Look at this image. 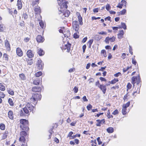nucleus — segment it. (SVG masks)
Returning a JSON list of instances; mask_svg holds the SVG:
<instances>
[{
    "label": "nucleus",
    "instance_id": "nucleus-1",
    "mask_svg": "<svg viewBox=\"0 0 146 146\" xmlns=\"http://www.w3.org/2000/svg\"><path fill=\"white\" fill-rule=\"evenodd\" d=\"M34 107L30 103H28L26 105L25 107L23 108L20 111V115L21 116H25L26 114L29 115V112L31 111L33 113Z\"/></svg>",
    "mask_w": 146,
    "mask_h": 146
},
{
    "label": "nucleus",
    "instance_id": "nucleus-2",
    "mask_svg": "<svg viewBox=\"0 0 146 146\" xmlns=\"http://www.w3.org/2000/svg\"><path fill=\"white\" fill-rule=\"evenodd\" d=\"M28 121L27 120L24 119H21L20 120V127L23 130L27 131L29 130L28 127Z\"/></svg>",
    "mask_w": 146,
    "mask_h": 146
},
{
    "label": "nucleus",
    "instance_id": "nucleus-3",
    "mask_svg": "<svg viewBox=\"0 0 146 146\" xmlns=\"http://www.w3.org/2000/svg\"><path fill=\"white\" fill-rule=\"evenodd\" d=\"M41 96L38 94L35 93L33 94L32 98L30 99V101L33 102V104L35 105L37 104V101L40 100Z\"/></svg>",
    "mask_w": 146,
    "mask_h": 146
},
{
    "label": "nucleus",
    "instance_id": "nucleus-4",
    "mask_svg": "<svg viewBox=\"0 0 146 146\" xmlns=\"http://www.w3.org/2000/svg\"><path fill=\"white\" fill-rule=\"evenodd\" d=\"M58 1V3L60 6L61 7H63L66 9H67L68 7V6L67 4L68 3V1H64L65 0H57Z\"/></svg>",
    "mask_w": 146,
    "mask_h": 146
},
{
    "label": "nucleus",
    "instance_id": "nucleus-5",
    "mask_svg": "<svg viewBox=\"0 0 146 146\" xmlns=\"http://www.w3.org/2000/svg\"><path fill=\"white\" fill-rule=\"evenodd\" d=\"M140 78L139 76H133L132 77V83L134 85L135 84L137 83V84H138L140 82Z\"/></svg>",
    "mask_w": 146,
    "mask_h": 146
},
{
    "label": "nucleus",
    "instance_id": "nucleus-6",
    "mask_svg": "<svg viewBox=\"0 0 146 146\" xmlns=\"http://www.w3.org/2000/svg\"><path fill=\"white\" fill-rule=\"evenodd\" d=\"M72 26L75 31L76 32H78L79 29L78 23L77 21H74L72 22Z\"/></svg>",
    "mask_w": 146,
    "mask_h": 146
},
{
    "label": "nucleus",
    "instance_id": "nucleus-7",
    "mask_svg": "<svg viewBox=\"0 0 146 146\" xmlns=\"http://www.w3.org/2000/svg\"><path fill=\"white\" fill-rule=\"evenodd\" d=\"M115 36H113L112 37L110 38L109 37H107L104 40L105 42L107 44H109V41L111 42H113L115 41Z\"/></svg>",
    "mask_w": 146,
    "mask_h": 146
},
{
    "label": "nucleus",
    "instance_id": "nucleus-8",
    "mask_svg": "<svg viewBox=\"0 0 146 146\" xmlns=\"http://www.w3.org/2000/svg\"><path fill=\"white\" fill-rule=\"evenodd\" d=\"M37 65L38 68L39 70H42L43 68L44 64L42 60L40 59L38 60L37 62Z\"/></svg>",
    "mask_w": 146,
    "mask_h": 146
},
{
    "label": "nucleus",
    "instance_id": "nucleus-9",
    "mask_svg": "<svg viewBox=\"0 0 146 146\" xmlns=\"http://www.w3.org/2000/svg\"><path fill=\"white\" fill-rule=\"evenodd\" d=\"M5 45L7 50L9 51L10 50V45L9 41L6 39L5 41Z\"/></svg>",
    "mask_w": 146,
    "mask_h": 146
},
{
    "label": "nucleus",
    "instance_id": "nucleus-10",
    "mask_svg": "<svg viewBox=\"0 0 146 146\" xmlns=\"http://www.w3.org/2000/svg\"><path fill=\"white\" fill-rule=\"evenodd\" d=\"M98 87L102 90L104 94L105 93L106 90V86L103 85H100L99 86H98Z\"/></svg>",
    "mask_w": 146,
    "mask_h": 146
},
{
    "label": "nucleus",
    "instance_id": "nucleus-11",
    "mask_svg": "<svg viewBox=\"0 0 146 146\" xmlns=\"http://www.w3.org/2000/svg\"><path fill=\"white\" fill-rule=\"evenodd\" d=\"M17 54L19 56H21L23 55V52L20 48H17L16 49Z\"/></svg>",
    "mask_w": 146,
    "mask_h": 146
},
{
    "label": "nucleus",
    "instance_id": "nucleus-12",
    "mask_svg": "<svg viewBox=\"0 0 146 146\" xmlns=\"http://www.w3.org/2000/svg\"><path fill=\"white\" fill-rule=\"evenodd\" d=\"M41 88L38 86L34 87L32 88V91L35 92H39L41 91Z\"/></svg>",
    "mask_w": 146,
    "mask_h": 146
},
{
    "label": "nucleus",
    "instance_id": "nucleus-13",
    "mask_svg": "<svg viewBox=\"0 0 146 146\" xmlns=\"http://www.w3.org/2000/svg\"><path fill=\"white\" fill-rule=\"evenodd\" d=\"M27 55L29 58H32L34 56V54L31 50H28L27 52Z\"/></svg>",
    "mask_w": 146,
    "mask_h": 146
},
{
    "label": "nucleus",
    "instance_id": "nucleus-14",
    "mask_svg": "<svg viewBox=\"0 0 146 146\" xmlns=\"http://www.w3.org/2000/svg\"><path fill=\"white\" fill-rule=\"evenodd\" d=\"M36 40L37 42H42L44 40V38L40 35L37 36L36 38Z\"/></svg>",
    "mask_w": 146,
    "mask_h": 146
},
{
    "label": "nucleus",
    "instance_id": "nucleus-15",
    "mask_svg": "<svg viewBox=\"0 0 146 146\" xmlns=\"http://www.w3.org/2000/svg\"><path fill=\"white\" fill-rule=\"evenodd\" d=\"M8 117L11 120L13 119V111H12L10 110L8 113Z\"/></svg>",
    "mask_w": 146,
    "mask_h": 146
},
{
    "label": "nucleus",
    "instance_id": "nucleus-16",
    "mask_svg": "<svg viewBox=\"0 0 146 146\" xmlns=\"http://www.w3.org/2000/svg\"><path fill=\"white\" fill-rule=\"evenodd\" d=\"M37 51L38 53L40 56H42L44 54V51L41 48H38Z\"/></svg>",
    "mask_w": 146,
    "mask_h": 146
},
{
    "label": "nucleus",
    "instance_id": "nucleus-17",
    "mask_svg": "<svg viewBox=\"0 0 146 146\" xmlns=\"http://www.w3.org/2000/svg\"><path fill=\"white\" fill-rule=\"evenodd\" d=\"M71 44L70 43H68L67 44H66L64 46V49H67V52H69L70 50Z\"/></svg>",
    "mask_w": 146,
    "mask_h": 146
},
{
    "label": "nucleus",
    "instance_id": "nucleus-18",
    "mask_svg": "<svg viewBox=\"0 0 146 146\" xmlns=\"http://www.w3.org/2000/svg\"><path fill=\"white\" fill-rule=\"evenodd\" d=\"M18 8L19 9H21L22 7V4L21 0H17Z\"/></svg>",
    "mask_w": 146,
    "mask_h": 146
},
{
    "label": "nucleus",
    "instance_id": "nucleus-19",
    "mask_svg": "<svg viewBox=\"0 0 146 146\" xmlns=\"http://www.w3.org/2000/svg\"><path fill=\"white\" fill-rule=\"evenodd\" d=\"M124 31L123 30H121L119 31V33L118 34V37L119 39H121L123 37L124 35Z\"/></svg>",
    "mask_w": 146,
    "mask_h": 146
},
{
    "label": "nucleus",
    "instance_id": "nucleus-20",
    "mask_svg": "<svg viewBox=\"0 0 146 146\" xmlns=\"http://www.w3.org/2000/svg\"><path fill=\"white\" fill-rule=\"evenodd\" d=\"M34 11L36 14H39L40 12V7L38 6H35V7Z\"/></svg>",
    "mask_w": 146,
    "mask_h": 146
},
{
    "label": "nucleus",
    "instance_id": "nucleus-21",
    "mask_svg": "<svg viewBox=\"0 0 146 146\" xmlns=\"http://www.w3.org/2000/svg\"><path fill=\"white\" fill-rule=\"evenodd\" d=\"M40 81V79L37 78L34 81L33 84L34 85H38L39 84Z\"/></svg>",
    "mask_w": 146,
    "mask_h": 146
},
{
    "label": "nucleus",
    "instance_id": "nucleus-22",
    "mask_svg": "<svg viewBox=\"0 0 146 146\" xmlns=\"http://www.w3.org/2000/svg\"><path fill=\"white\" fill-rule=\"evenodd\" d=\"M70 13V11L68 10H66L64 13L63 15L65 17H68Z\"/></svg>",
    "mask_w": 146,
    "mask_h": 146
},
{
    "label": "nucleus",
    "instance_id": "nucleus-23",
    "mask_svg": "<svg viewBox=\"0 0 146 146\" xmlns=\"http://www.w3.org/2000/svg\"><path fill=\"white\" fill-rule=\"evenodd\" d=\"M19 141H20L25 143L26 139L24 136H21L19 138Z\"/></svg>",
    "mask_w": 146,
    "mask_h": 146
},
{
    "label": "nucleus",
    "instance_id": "nucleus-24",
    "mask_svg": "<svg viewBox=\"0 0 146 146\" xmlns=\"http://www.w3.org/2000/svg\"><path fill=\"white\" fill-rule=\"evenodd\" d=\"M113 128L111 127H110L108 128L106 130L109 133H111L113 132Z\"/></svg>",
    "mask_w": 146,
    "mask_h": 146
},
{
    "label": "nucleus",
    "instance_id": "nucleus-25",
    "mask_svg": "<svg viewBox=\"0 0 146 146\" xmlns=\"http://www.w3.org/2000/svg\"><path fill=\"white\" fill-rule=\"evenodd\" d=\"M78 20L80 24V25H82L83 24V23H82V18L81 17L80 15H79L78 16Z\"/></svg>",
    "mask_w": 146,
    "mask_h": 146
},
{
    "label": "nucleus",
    "instance_id": "nucleus-26",
    "mask_svg": "<svg viewBox=\"0 0 146 146\" xmlns=\"http://www.w3.org/2000/svg\"><path fill=\"white\" fill-rule=\"evenodd\" d=\"M5 89L4 85L2 83H0V90L1 91H4Z\"/></svg>",
    "mask_w": 146,
    "mask_h": 146
},
{
    "label": "nucleus",
    "instance_id": "nucleus-27",
    "mask_svg": "<svg viewBox=\"0 0 146 146\" xmlns=\"http://www.w3.org/2000/svg\"><path fill=\"white\" fill-rule=\"evenodd\" d=\"M97 123H99L102 124L104 123L105 122V119H103L102 120L97 119L96 120Z\"/></svg>",
    "mask_w": 146,
    "mask_h": 146
},
{
    "label": "nucleus",
    "instance_id": "nucleus-28",
    "mask_svg": "<svg viewBox=\"0 0 146 146\" xmlns=\"http://www.w3.org/2000/svg\"><path fill=\"white\" fill-rule=\"evenodd\" d=\"M19 77L21 78V79L23 80H25L26 79L25 76L24 74H20Z\"/></svg>",
    "mask_w": 146,
    "mask_h": 146
},
{
    "label": "nucleus",
    "instance_id": "nucleus-29",
    "mask_svg": "<svg viewBox=\"0 0 146 146\" xmlns=\"http://www.w3.org/2000/svg\"><path fill=\"white\" fill-rule=\"evenodd\" d=\"M126 13V10L125 9H123L121 11H120L118 15H123L125 14Z\"/></svg>",
    "mask_w": 146,
    "mask_h": 146
},
{
    "label": "nucleus",
    "instance_id": "nucleus-30",
    "mask_svg": "<svg viewBox=\"0 0 146 146\" xmlns=\"http://www.w3.org/2000/svg\"><path fill=\"white\" fill-rule=\"evenodd\" d=\"M127 109L126 108H125L124 107H123L122 110V113L123 115H125L127 113L126 111Z\"/></svg>",
    "mask_w": 146,
    "mask_h": 146
},
{
    "label": "nucleus",
    "instance_id": "nucleus-31",
    "mask_svg": "<svg viewBox=\"0 0 146 146\" xmlns=\"http://www.w3.org/2000/svg\"><path fill=\"white\" fill-rule=\"evenodd\" d=\"M130 104V102H128L126 104H123V107H124L125 108H127L128 107Z\"/></svg>",
    "mask_w": 146,
    "mask_h": 146
},
{
    "label": "nucleus",
    "instance_id": "nucleus-32",
    "mask_svg": "<svg viewBox=\"0 0 146 146\" xmlns=\"http://www.w3.org/2000/svg\"><path fill=\"white\" fill-rule=\"evenodd\" d=\"M20 134L21 136H24L25 137V136H26L27 135V133L25 131H23L20 132Z\"/></svg>",
    "mask_w": 146,
    "mask_h": 146
},
{
    "label": "nucleus",
    "instance_id": "nucleus-33",
    "mask_svg": "<svg viewBox=\"0 0 146 146\" xmlns=\"http://www.w3.org/2000/svg\"><path fill=\"white\" fill-rule=\"evenodd\" d=\"M118 81V80L117 78V79L115 78V79H114L113 80H112L111 81V82H110L109 83H111V84H113Z\"/></svg>",
    "mask_w": 146,
    "mask_h": 146
},
{
    "label": "nucleus",
    "instance_id": "nucleus-34",
    "mask_svg": "<svg viewBox=\"0 0 146 146\" xmlns=\"http://www.w3.org/2000/svg\"><path fill=\"white\" fill-rule=\"evenodd\" d=\"M0 129L2 130H4L5 129V125L3 123L0 124Z\"/></svg>",
    "mask_w": 146,
    "mask_h": 146
},
{
    "label": "nucleus",
    "instance_id": "nucleus-35",
    "mask_svg": "<svg viewBox=\"0 0 146 146\" xmlns=\"http://www.w3.org/2000/svg\"><path fill=\"white\" fill-rule=\"evenodd\" d=\"M22 18H23L24 19H26L28 18V15L27 13H24L22 15Z\"/></svg>",
    "mask_w": 146,
    "mask_h": 146
},
{
    "label": "nucleus",
    "instance_id": "nucleus-36",
    "mask_svg": "<svg viewBox=\"0 0 146 146\" xmlns=\"http://www.w3.org/2000/svg\"><path fill=\"white\" fill-rule=\"evenodd\" d=\"M101 53L103 54L104 57H106L107 56L106 51L104 50H103L101 51Z\"/></svg>",
    "mask_w": 146,
    "mask_h": 146
},
{
    "label": "nucleus",
    "instance_id": "nucleus-37",
    "mask_svg": "<svg viewBox=\"0 0 146 146\" xmlns=\"http://www.w3.org/2000/svg\"><path fill=\"white\" fill-rule=\"evenodd\" d=\"M42 74V72H38L35 74V76L36 77H39Z\"/></svg>",
    "mask_w": 146,
    "mask_h": 146
},
{
    "label": "nucleus",
    "instance_id": "nucleus-38",
    "mask_svg": "<svg viewBox=\"0 0 146 146\" xmlns=\"http://www.w3.org/2000/svg\"><path fill=\"white\" fill-rule=\"evenodd\" d=\"M38 0H35V1H33L32 3V5L33 7L35 5L38 4Z\"/></svg>",
    "mask_w": 146,
    "mask_h": 146
},
{
    "label": "nucleus",
    "instance_id": "nucleus-39",
    "mask_svg": "<svg viewBox=\"0 0 146 146\" xmlns=\"http://www.w3.org/2000/svg\"><path fill=\"white\" fill-rule=\"evenodd\" d=\"M32 60V59H28L27 60L28 64L29 65H32L33 63Z\"/></svg>",
    "mask_w": 146,
    "mask_h": 146
},
{
    "label": "nucleus",
    "instance_id": "nucleus-40",
    "mask_svg": "<svg viewBox=\"0 0 146 146\" xmlns=\"http://www.w3.org/2000/svg\"><path fill=\"white\" fill-rule=\"evenodd\" d=\"M93 42V39H91L88 42V43L89 44V48L91 47V45L92 44Z\"/></svg>",
    "mask_w": 146,
    "mask_h": 146
},
{
    "label": "nucleus",
    "instance_id": "nucleus-41",
    "mask_svg": "<svg viewBox=\"0 0 146 146\" xmlns=\"http://www.w3.org/2000/svg\"><path fill=\"white\" fill-rule=\"evenodd\" d=\"M8 102L11 106H13V103L12 99L9 98L8 100Z\"/></svg>",
    "mask_w": 146,
    "mask_h": 146
},
{
    "label": "nucleus",
    "instance_id": "nucleus-42",
    "mask_svg": "<svg viewBox=\"0 0 146 146\" xmlns=\"http://www.w3.org/2000/svg\"><path fill=\"white\" fill-rule=\"evenodd\" d=\"M121 28L124 29H126V26L125 24L124 23H121Z\"/></svg>",
    "mask_w": 146,
    "mask_h": 146
},
{
    "label": "nucleus",
    "instance_id": "nucleus-43",
    "mask_svg": "<svg viewBox=\"0 0 146 146\" xmlns=\"http://www.w3.org/2000/svg\"><path fill=\"white\" fill-rule=\"evenodd\" d=\"M39 24L40 27L43 28L44 27V24L42 21H40L39 22Z\"/></svg>",
    "mask_w": 146,
    "mask_h": 146
},
{
    "label": "nucleus",
    "instance_id": "nucleus-44",
    "mask_svg": "<svg viewBox=\"0 0 146 146\" xmlns=\"http://www.w3.org/2000/svg\"><path fill=\"white\" fill-rule=\"evenodd\" d=\"M131 86H132V85H131V84L129 83H128V84H127V91H128V90L129 89H130V88H131Z\"/></svg>",
    "mask_w": 146,
    "mask_h": 146
},
{
    "label": "nucleus",
    "instance_id": "nucleus-45",
    "mask_svg": "<svg viewBox=\"0 0 146 146\" xmlns=\"http://www.w3.org/2000/svg\"><path fill=\"white\" fill-rule=\"evenodd\" d=\"M8 92L9 94L11 95H13L14 94V92L12 90H8Z\"/></svg>",
    "mask_w": 146,
    "mask_h": 146
},
{
    "label": "nucleus",
    "instance_id": "nucleus-46",
    "mask_svg": "<svg viewBox=\"0 0 146 146\" xmlns=\"http://www.w3.org/2000/svg\"><path fill=\"white\" fill-rule=\"evenodd\" d=\"M121 3L123 6L124 5L125 6H126L127 2L125 1L122 0L121 1Z\"/></svg>",
    "mask_w": 146,
    "mask_h": 146
},
{
    "label": "nucleus",
    "instance_id": "nucleus-47",
    "mask_svg": "<svg viewBox=\"0 0 146 146\" xmlns=\"http://www.w3.org/2000/svg\"><path fill=\"white\" fill-rule=\"evenodd\" d=\"M106 9L108 11H109L111 9V7L109 4H107L106 5Z\"/></svg>",
    "mask_w": 146,
    "mask_h": 146
},
{
    "label": "nucleus",
    "instance_id": "nucleus-48",
    "mask_svg": "<svg viewBox=\"0 0 146 146\" xmlns=\"http://www.w3.org/2000/svg\"><path fill=\"white\" fill-rule=\"evenodd\" d=\"M87 108L88 110H90L92 108V106L90 104L87 106Z\"/></svg>",
    "mask_w": 146,
    "mask_h": 146
},
{
    "label": "nucleus",
    "instance_id": "nucleus-49",
    "mask_svg": "<svg viewBox=\"0 0 146 146\" xmlns=\"http://www.w3.org/2000/svg\"><path fill=\"white\" fill-rule=\"evenodd\" d=\"M119 112L117 110H115L112 113V114L113 115H116Z\"/></svg>",
    "mask_w": 146,
    "mask_h": 146
},
{
    "label": "nucleus",
    "instance_id": "nucleus-50",
    "mask_svg": "<svg viewBox=\"0 0 146 146\" xmlns=\"http://www.w3.org/2000/svg\"><path fill=\"white\" fill-rule=\"evenodd\" d=\"M5 97V95L3 92H0V97L2 98H4Z\"/></svg>",
    "mask_w": 146,
    "mask_h": 146
},
{
    "label": "nucleus",
    "instance_id": "nucleus-51",
    "mask_svg": "<svg viewBox=\"0 0 146 146\" xmlns=\"http://www.w3.org/2000/svg\"><path fill=\"white\" fill-rule=\"evenodd\" d=\"M130 67L129 66L127 67L126 68H124L123 69V73H125L128 70Z\"/></svg>",
    "mask_w": 146,
    "mask_h": 146
},
{
    "label": "nucleus",
    "instance_id": "nucleus-52",
    "mask_svg": "<svg viewBox=\"0 0 146 146\" xmlns=\"http://www.w3.org/2000/svg\"><path fill=\"white\" fill-rule=\"evenodd\" d=\"M98 34L100 35H106L107 34V33L106 32L102 31L98 32Z\"/></svg>",
    "mask_w": 146,
    "mask_h": 146
},
{
    "label": "nucleus",
    "instance_id": "nucleus-53",
    "mask_svg": "<svg viewBox=\"0 0 146 146\" xmlns=\"http://www.w3.org/2000/svg\"><path fill=\"white\" fill-rule=\"evenodd\" d=\"M73 133L72 131L70 132L68 135V137H70L71 139H72L71 137L72 136V135L73 134Z\"/></svg>",
    "mask_w": 146,
    "mask_h": 146
},
{
    "label": "nucleus",
    "instance_id": "nucleus-54",
    "mask_svg": "<svg viewBox=\"0 0 146 146\" xmlns=\"http://www.w3.org/2000/svg\"><path fill=\"white\" fill-rule=\"evenodd\" d=\"M121 74L120 72H118L117 73L114 74V76L115 77H118L119 76H121Z\"/></svg>",
    "mask_w": 146,
    "mask_h": 146
},
{
    "label": "nucleus",
    "instance_id": "nucleus-55",
    "mask_svg": "<svg viewBox=\"0 0 146 146\" xmlns=\"http://www.w3.org/2000/svg\"><path fill=\"white\" fill-rule=\"evenodd\" d=\"M80 134H76L75 135H74L71 137L72 139H74L76 138L77 136L78 137H80Z\"/></svg>",
    "mask_w": 146,
    "mask_h": 146
},
{
    "label": "nucleus",
    "instance_id": "nucleus-56",
    "mask_svg": "<svg viewBox=\"0 0 146 146\" xmlns=\"http://www.w3.org/2000/svg\"><path fill=\"white\" fill-rule=\"evenodd\" d=\"M129 53L131 54H133V52L132 51V48L131 46H129Z\"/></svg>",
    "mask_w": 146,
    "mask_h": 146
},
{
    "label": "nucleus",
    "instance_id": "nucleus-57",
    "mask_svg": "<svg viewBox=\"0 0 146 146\" xmlns=\"http://www.w3.org/2000/svg\"><path fill=\"white\" fill-rule=\"evenodd\" d=\"M97 140L98 141V144L99 145H100L102 144V142L101 141H100V137H98L97 139Z\"/></svg>",
    "mask_w": 146,
    "mask_h": 146
},
{
    "label": "nucleus",
    "instance_id": "nucleus-58",
    "mask_svg": "<svg viewBox=\"0 0 146 146\" xmlns=\"http://www.w3.org/2000/svg\"><path fill=\"white\" fill-rule=\"evenodd\" d=\"M74 37L75 38H78L79 37V36L78 35L77 33H74Z\"/></svg>",
    "mask_w": 146,
    "mask_h": 146
},
{
    "label": "nucleus",
    "instance_id": "nucleus-59",
    "mask_svg": "<svg viewBox=\"0 0 146 146\" xmlns=\"http://www.w3.org/2000/svg\"><path fill=\"white\" fill-rule=\"evenodd\" d=\"M74 92L75 93H77L78 91V88L76 87V86L74 88Z\"/></svg>",
    "mask_w": 146,
    "mask_h": 146
},
{
    "label": "nucleus",
    "instance_id": "nucleus-60",
    "mask_svg": "<svg viewBox=\"0 0 146 146\" xmlns=\"http://www.w3.org/2000/svg\"><path fill=\"white\" fill-rule=\"evenodd\" d=\"M140 89L138 87H137V90L136 91H135L133 93V95H134V94L136 93L137 92L138 93H139V92Z\"/></svg>",
    "mask_w": 146,
    "mask_h": 146
},
{
    "label": "nucleus",
    "instance_id": "nucleus-61",
    "mask_svg": "<svg viewBox=\"0 0 146 146\" xmlns=\"http://www.w3.org/2000/svg\"><path fill=\"white\" fill-rule=\"evenodd\" d=\"M75 70V68H70V69L69 70H68V72H70V73H71V72H74Z\"/></svg>",
    "mask_w": 146,
    "mask_h": 146
},
{
    "label": "nucleus",
    "instance_id": "nucleus-62",
    "mask_svg": "<svg viewBox=\"0 0 146 146\" xmlns=\"http://www.w3.org/2000/svg\"><path fill=\"white\" fill-rule=\"evenodd\" d=\"M106 66H105L104 67H102L100 69H99V71H103L106 68Z\"/></svg>",
    "mask_w": 146,
    "mask_h": 146
},
{
    "label": "nucleus",
    "instance_id": "nucleus-63",
    "mask_svg": "<svg viewBox=\"0 0 146 146\" xmlns=\"http://www.w3.org/2000/svg\"><path fill=\"white\" fill-rule=\"evenodd\" d=\"M132 63L133 64L135 65L137 63L136 61L135 60H134L133 58H132Z\"/></svg>",
    "mask_w": 146,
    "mask_h": 146
},
{
    "label": "nucleus",
    "instance_id": "nucleus-64",
    "mask_svg": "<svg viewBox=\"0 0 146 146\" xmlns=\"http://www.w3.org/2000/svg\"><path fill=\"white\" fill-rule=\"evenodd\" d=\"M3 57L4 58H5V59L6 60L8 59V57L7 55V54L5 53L3 54Z\"/></svg>",
    "mask_w": 146,
    "mask_h": 146
}]
</instances>
